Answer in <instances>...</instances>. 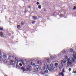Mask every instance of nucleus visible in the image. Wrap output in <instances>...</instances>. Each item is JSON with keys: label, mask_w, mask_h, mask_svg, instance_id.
Listing matches in <instances>:
<instances>
[{"label": "nucleus", "mask_w": 76, "mask_h": 76, "mask_svg": "<svg viewBox=\"0 0 76 76\" xmlns=\"http://www.w3.org/2000/svg\"><path fill=\"white\" fill-rule=\"evenodd\" d=\"M73 49H70V51H71V52H73Z\"/></svg>", "instance_id": "obj_22"}, {"label": "nucleus", "mask_w": 76, "mask_h": 76, "mask_svg": "<svg viewBox=\"0 0 76 76\" xmlns=\"http://www.w3.org/2000/svg\"><path fill=\"white\" fill-rule=\"evenodd\" d=\"M43 70H45V71H46V70H47V67L46 66H45L43 68Z\"/></svg>", "instance_id": "obj_12"}, {"label": "nucleus", "mask_w": 76, "mask_h": 76, "mask_svg": "<svg viewBox=\"0 0 76 76\" xmlns=\"http://www.w3.org/2000/svg\"><path fill=\"white\" fill-rule=\"evenodd\" d=\"M37 64H41V63H42V62H41V61H38L37 62Z\"/></svg>", "instance_id": "obj_9"}, {"label": "nucleus", "mask_w": 76, "mask_h": 76, "mask_svg": "<svg viewBox=\"0 0 76 76\" xmlns=\"http://www.w3.org/2000/svg\"><path fill=\"white\" fill-rule=\"evenodd\" d=\"M44 66H47V62L45 63H44Z\"/></svg>", "instance_id": "obj_15"}, {"label": "nucleus", "mask_w": 76, "mask_h": 76, "mask_svg": "<svg viewBox=\"0 0 76 76\" xmlns=\"http://www.w3.org/2000/svg\"><path fill=\"white\" fill-rule=\"evenodd\" d=\"M58 56H59V57H60L61 56V55H58Z\"/></svg>", "instance_id": "obj_37"}, {"label": "nucleus", "mask_w": 76, "mask_h": 76, "mask_svg": "<svg viewBox=\"0 0 76 76\" xmlns=\"http://www.w3.org/2000/svg\"><path fill=\"white\" fill-rule=\"evenodd\" d=\"M5 76H7H7L5 75Z\"/></svg>", "instance_id": "obj_40"}, {"label": "nucleus", "mask_w": 76, "mask_h": 76, "mask_svg": "<svg viewBox=\"0 0 76 76\" xmlns=\"http://www.w3.org/2000/svg\"><path fill=\"white\" fill-rule=\"evenodd\" d=\"M76 9V7H74V8L73 9V10H75V9Z\"/></svg>", "instance_id": "obj_26"}, {"label": "nucleus", "mask_w": 76, "mask_h": 76, "mask_svg": "<svg viewBox=\"0 0 76 76\" xmlns=\"http://www.w3.org/2000/svg\"><path fill=\"white\" fill-rule=\"evenodd\" d=\"M22 63L23 64H24V65L25 64L23 63V61H22Z\"/></svg>", "instance_id": "obj_35"}, {"label": "nucleus", "mask_w": 76, "mask_h": 76, "mask_svg": "<svg viewBox=\"0 0 76 76\" xmlns=\"http://www.w3.org/2000/svg\"><path fill=\"white\" fill-rule=\"evenodd\" d=\"M65 58L66 59V60H67L68 61H69V60H70V58L69 59L68 58V57H67V56H65Z\"/></svg>", "instance_id": "obj_5"}, {"label": "nucleus", "mask_w": 76, "mask_h": 76, "mask_svg": "<svg viewBox=\"0 0 76 76\" xmlns=\"http://www.w3.org/2000/svg\"><path fill=\"white\" fill-rule=\"evenodd\" d=\"M39 4V2H37V5H38V4Z\"/></svg>", "instance_id": "obj_30"}, {"label": "nucleus", "mask_w": 76, "mask_h": 76, "mask_svg": "<svg viewBox=\"0 0 76 76\" xmlns=\"http://www.w3.org/2000/svg\"><path fill=\"white\" fill-rule=\"evenodd\" d=\"M27 65H28L29 64V63H28V62H27Z\"/></svg>", "instance_id": "obj_36"}, {"label": "nucleus", "mask_w": 76, "mask_h": 76, "mask_svg": "<svg viewBox=\"0 0 76 76\" xmlns=\"http://www.w3.org/2000/svg\"><path fill=\"white\" fill-rule=\"evenodd\" d=\"M6 61L5 60H4V61Z\"/></svg>", "instance_id": "obj_39"}, {"label": "nucleus", "mask_w": 76, "mask_h": 76, "mask_svg": "<svg viewBox=\"0 0 76 76\" xmlns=\"http://www.w3.org/2000/svg\"><path fill=\"white\" fill-rule=\"evenodd\" d=\"M50 58H51V59H52V60H53V57L52 56H50Z\"/></svg>", "instance_id": "obj_23"}, {"label": "nucleus", "mask_w": 76, "mask_h": 76, "mask_svg": "<svg viewBox=\"0 0 76 76\" xmlns=\"http://www.w3.org/2000/svg\"><path fill=\"white\" fill-rule=\"evenodd\" d=\"M32 19H35L36 20V19H37V17L36 16H33L32 17Z\"/></svg>", "instance_id": "obj_7"}, {"label": "nucleus", "mask_w": 76, "mask_h": 76, "mask_svg": "<svg viewBox=\"0 0 76 76\" xmlns=\"http://www.w3.org/2000/svg\"><path fill=\"white\" fill-rule=\"evenodd\" d=\"M24 22H21V25H24Z\"/></svg>", "instance_id": "obj_20"}, {"label": "nucleus", "mask_w": 76, "mask_h": 76, "mask_svg": "<svg viewBox=\"0 0 76 76\" xmlns=\"http://www.w3.org/2000/svg\"><path fill=\"white\" fill-rule=\"evenodd\" d=\"M58 63H56L55 64V66H53V67L52 68L50 67V65H48L47 66V67L49 71H51V70L53 71L54 70V69L56 68V66H58Z\"/></svg>", "instance_id": "obj_2"}, {"label": "nucleus", "mask_w": 76, "mask_h": 76, "mask_svg": "<svg viewBox=\"0 0 76 76\" xmlns=\"http://www.w3.org/2000/svg\"><path fill=\"white\" fill-rule=\"evenodd\" d=\"M31 64H32V65H34V66H35V64L33 63L32 62L31 63Z\"/></svg>", "instance_id": "obj_25"}, {"label": "nucleus", "mask_w": 76, "mask_h": 76, "mask_svg": "<svg viewBox=\"0 0 76 76\" xmlns=\"http://www.w3.org/2000/svg\"><path fill=\"white\" fill-rule=\"evenodd\" d=\"M20 25H18V26H17V28L18 29H19V28H20Z\"/></svg>", "instance_id": "obj_18"}, {"label": "nucleus", "mask_w": 76, "mask_h": 76, "mask_svg": "<svg viewBox=\"0 0 76 76\" xmlns=\"http://www.w3.org/2000/svg\"><path fill=\"white\" fill-rule=\"evenodd\" d=\"M9 63H13V64H15V62L13 60H11L9 61Z\"/></svg>", "instance_id": "obj_8"}, {"label": "nucleus", "mask_w": 76, "mask_h": 76, "mask_svg": "<svg viewBox=\"0 0 76 76\" xmlns=\"http://www.w3.org/2000/svg\"><path fill=\"white\" fill-rule=\"evenodd\" d=\"M2 55H1L0 54V58H2Z\"/></svg>", "instance_id": "obj_24"}, {"label": "nucleus", "mask_w": 76, "mask_h": 76, "mask_svg": "<svg viewBox=\"0 0 76 76\" xmlns=\"http://www.w3.org/2000/svg\"><path fill=\"white\" fill-rule=\"evenodd\" d=\"M73 58H70V60L67 62V66H71L72 64V62H74L75 60H76V53L75 52H73Z\"/></svg>", "instance_id": "obj_1"}, {"label": "nucleus", "mask_w": 76, "mask_h": 76, "mask_svg": "<svg viewBox=\"0 0 76 76\" xmlns=\"http://www.w3.org/2000/svg\"><path fill=\"white\" fill-rule=\"evenodd\" d=\"M64 69H63V70H62V73H63V72H64Z\"/></svg>", "instance_id": "obj_34"}, {"label": "nucleus", "mask_w": 76, "mask_h": 76, "mask_svg": "<svg viewBox=\"0 0 76 76\" xmlns=\"http://www.w3.org/2000/svg\"><path fill=\"white\" fill-rule=\"evenodd\" d=\"M46 61H47V62H48H48H49V59H48Z\"/></svg>", "instance_id": "obj_28"}, {"label": "nucleus", "mask_w": 76, "mask_h": 76, "mask_svg": "<svg viewBox=\"0 0 76 76\" xmlns=\"http://www.w3.org/2000/svg\"><path fill=\"white\" fill-rule=\"evenodd\" d=\"M56 68H58V66H56Z\"/></svg>", "instance_id": "obj_38"}, {"label": "nucleus", "mask_w": 76, "mask_h": 76, "mask_svg": "<svg viewBox=\"0 0 76 76\" xmlns=\"http://www.w3.org/2000/svg\"><path fill=\"white\" fill-rule=\"evenodd\" d=\"M1 37H4V35L3 34H2L1 35H0Z\"/></svg>", "instance_id": "obj_19"}, {"label": "nucleus", "mask_w": 76, "mask_h": 76, "mask_svg": "<svg viewBox=\"0 0 76 76\" xmlns=\"http://www.w3.org/2000/svg\"><path fill=\"white\" fill-rule=\"evenodd\" d=\"M50 66H51V67H53V66H53V64H50Z\"/></svg>", "instance_id": "obj_17"}, {"label": "nucleus", "mask_w": 76, "mask_h": 76, "mask_svg": "<svg viewBox=\"0 0 76 76\" xmlns=\"http://www.w3.org/2000/svg\"><path fill=\"white\" fill-rule=\"evenodd\" d=\"M3 58H6V55L5 54H3Z\"/></svg>", "instance_id": "obj_13"}, {"label": "nucleus", "mask_w": 76, "mask_h": 76, "mask_svg": "<svg viewBox=\"0 0 76 76\" xmlns=\"http://www.w3.org/2000/svg\"><path fill=\"white\" fill-rule=\"evenodd\" d=\"M60 65V67L61 68H63V64H62Z\"/></svg>", "instance_id": "obj_21"}, {"label": "nucleus", "mask_w": 76, "mask_h": 76, "mask_svg": "<svg viewBox=\"0 0 76 76\" xmlns=\"http://www.w3.org/2000/svg\"><path fill=\"white\" fill-rule=\"evenodd\" d=\"M35 67L37 69H40V67H39V66L38 65H35Z\"/></svg>", "instance_id": "obj_6"}, {"label": "nucleus", "mask_w": 76, "mask_h": 76, "mask_svg": "<svg viewBox=\"0 0 76 76\" xmlns=\"http://www.w3.org/2000/svg\"><path fill=\"white\" fill-rule=\"evenodd\" d=\"M3 34H4V33H3V32H2V31L1 32L0 35Z\"/></svg>", "instance_id": "obj_16"}, {"label": "nucleus", "mask_w": 76, "mask_h": 76, "mask_svg": "<svg viewBox=\"0 0 76 76\" xmlns=\"http://www.w3.org/2000/svg\"><path fill=\"white\" fill-rule=\"evenodd\" d=\"M35 22L34 21H33L32 22V23H33V24H34V23H35Z\"/></svg>", "instance_id": "obj_32"}, {"label": "nucleus", "mask_w": 76, "mask_h": 76, "mask_svg": "<svg viewBox=\"0 0 76 76\" xmlns=\"http://www.w3.org/2000/svg\"><path fill=\"white\" fill-rule=\"evenodd\" d=\"M19 65L20 66H22V64L21 63H20Z\"/></svg>", "instance_id": "obj_33"}, {"label": "nucleus", "mask_w": 76, "mask_h": 76, "mask_svg": "<svg viewBox=\"0 0 76 76\" xmlns=\"http://www.w3.org/2000/svg\"><path fill=\"white\" fill-rule=\"evenodd\" d=\"M12 58H13V56H9L8 58V59H10H10H12Z\"/></svg>", "instance_id": "obj_10"}, {"label": "nucleus", "mask_w": 76, "mask_h": 76, "mask_svg": "<svg viewBox=\"0 0 76 76\" xmlns=\"http://www.w3.org/2000/svg\"><path fill=\"white\" fill-rule=\"evenodd\" d=\"M71 70H72V69H71V68H69V71H71Z\"/></svg>", "instance_id": "obj_29"}, {"label": "nucleus", "mask_w": 76, "mask_h": 76, "mask_svg": "<svg viewBox=\"0 0 76 76\" xmlns=\"http://www.w3.org/2000/svg\"><path fill=\"white\" fill-rule=\"evenodd\" d=\"M25 67H22L21 68V70H23V71H29V70H31V67H28L26 69H25Z\"/></svg>", "instance_id": "obj_3"}, {"label": "nucleus", "mask_w": 76, "mask_h": 76, "mask_svg": "<svg viewBox=\"0 0 76 76\" xmlns=\"http://www.w3.org/2000/svg\"><path fill=\"white\" fill-rule=\"evenodd\" d=\"M59 74L60 75H61L62 76H64V74H63V72H60L59 73Z\"/></svg>", "instance_id": "obj_11"}, {"label": "nucleus", "mask_w": 76, "mask_h": 76, "mask_svg": "<svg viewBox=\"0 0 76 76\" xmlns=\"http://www.w3.org/2000/svg\"><path fill=\"white\" fill-rule=\"evenodd\" d=\"M66 60L65 59H64L63 60L61 61V64H64V63H66Z\"/></svg>", "instance_id": "obj_4"}, {"label": "nucleus", "mask_w": 76, "mask_h": 76, "mask_svg": "<svg viewBox=\"0 0 76 76\" xmlns=\"http://www.w3.org/2000/svg\"><path fill=\"white\" fill-rule=\"evenodd\" d=\"M73 73H76V71H73Z\"/></svg>", "instance_id": "obj_27"}, {"label": "nucleus", "mask_w": 76, "mask_h": 76, "mask_svg": "<svg viewBox=\"0 0 76 76\" xmlns=\"http://www.w3.org/2000/svg\"><path fill=\"white\" fill-rule=\"evenodd\" d=\"M0 30H1V31H2L3 30V28H0Z\"/></svg>", "instance_id": "obj_31"}, {"label": "nucleus", "mask_w": 76, "mask_h": 76, "mask_svg": "<svg viewBox=\"0 0 76 76\" xmlns=\"http://www.w3.org/2000/svg\"><path fill=\"white\" fill-rule=\"evenodd\" d=\"M38 7L39 9H41V5H39L38 6Z\"/></svg>", "instance_id": "obj_14"}]
</instances>
